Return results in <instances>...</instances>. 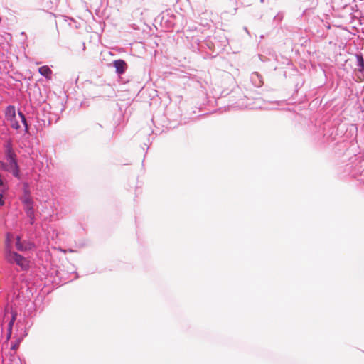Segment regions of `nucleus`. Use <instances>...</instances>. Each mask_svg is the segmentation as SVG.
I'll list each match as a JSON object with an SVG mask.
<instances>
[{"label": "nucleus", "mask_w": 364, "mask_h": 364, "mask_svg": "<svg viewBox=\"0 0 364 364\" xmlns=\"http://www.w3.org/2000/svg\"><path fill=\"white\" fill-rule=\"evenodd\" d=\"M6 162L0 161V168L10 172L14 177L20 178V171L16 161V155L10 147L6 149Z\"/></svg>", "instance_id": "f257e3e1"}, {"label": "nucleus", "mask_w": 364, "mask_h": 364, "mask_svg": "<svg viewBox=\"0 0 364 364\" xmlns=\"http://www.w3.org/2000/svg\"><path fill=\"white\" fill-rule=\"evenodd\" d=\"M11 235L9 234L6 236V253L5 257L8 262L11 264H16L19 266L22 269H26L28 267V260L22 257L21 255L12 252L10 250L11 239L10 238Z\"/></svg>", "instance_id": "f03ea898"}, {"label": "nucleus", "mask_w": 364, "mask_h": 364, "mask_svg": "<svg viewBox=\"0 0 364 364\" xmlns=\"http://www.w3.org/2000/svg\"><path fill=\"white\" fill-rule=\"evenodd\" d=\"M18 119H20L21 122L24 125L26 132H28V124H27V122H26V117L22 114V112H18V115L16 116V118H14V119H11V120L9 121L11 127L12 128L15 129H19L20 128V124H19Z\"/></svg>", "instance_id": "7ed1b4c3"}, {"label": "nucleus", "mask_w": 364, "mask_h": 364, "mask_svg": "<svg viewBox=\"0 0 364 364\" xmlns=\"http://www.w3.org/2000/svg\"><path fill=\"white\" fill-rule=\"evenodd\" d=\"M113 64L116 69V72L118 74H122L125 72L127 69V64L123 60H114Z\"/></svg>", "instance_id": "20e7f679"}, {"label": "nucleus", "mask_w": 364, "mask_h": 364, "mask_svg": "<svg viewBox=\"0 0 364 364\" xmlns=\"http://www.w3.org/2000/svg\"><path fill=\"white\" fill-rule=\"evenodd\" d=\"M16 109L14 106H9L6 110V119L7 121H10L16 118Z\"/></svg>", "instance_id": "39448f33"}, {"label": "nucleus", "mask_w": 364, "mask_h": 364, "mask_svg": "<svg viewBox=\"0 0 364 364\" xmlns=\"http://www.w3.org/2000/svg\"><path fill=\"white\" fill-rule=\"evenodd\" d=\"M38 71L40 74L44 77H46L48 79H50L52 71L49 68V67L44 65L39 68Z\"/></svg>", "instance_id": "423d86ee"}, {"label": "nucleus", "mask_w": 364, "mask_h": 364, "mask_svg": "<svg viewBox=\"0 0 364 364\" xmlns=\"http://www.w3.org/2000/svg\"><path fill=\"white\" fill-rule=\"evenodd\" d=\"M26 215L28 218L30 219V223L33 224L34 223L35 220V213H34V209L33 206H29L27 208H25Z\"/></svg>", "instance_id": "0eeeda50"}, {"label": "nucleus", "mask_w": 364, "mask_h": 364, "mask_svg": "<svg viewBox=\"0 0 364 364\" xmlns=\"http://www.w3.org/2000/svg\"><path fill=\"white\" fill-rule=\"evenodd\" d=\"M22 202L25 208L33 206V201L28 194H25L23 197Z\"/></svg>", "instance_id": "6e6552de"}, {"label": "nucleus", "mask_w": 364, "mask_h": 364, "mask_svg": "<svg viewBox=\"0 0 364 364\" xmlns=\"http://www.w3.org/2000/svg\"><path fill=\"white\" fill-rule=\"evenodd\" d=\"M16 314H14V313H12V316H11V319L10 320L9 324H8V334H9V337L11 336V330H12V326H13V324L16 320Z\"/></svg>", "instance_id": "1a4fd4ad"}, {"label": "nucleus", "mask_w": 364, "mask_h": 364, "mask_svg": "<svg viewBox=\"0 0 364 364\" xmlns=\"http://www.w3.org/2000/svg\"><path fill=\"white\" fill-rule=\"evenodd\" d=\"M358 66L359 68V70L363 71V70L364 69V63H363V58L361 56H358Z\"/></svg>", "instance_id": "9d476101"}, {"label": "nucleus", "mask_w": 364, "mask_h": 364, "mask_svg": "<svg viewBox=\"0 0 364 364\" xmlns=\"http://www.w3.org/2000/svg\"><path fill=\"white\" fill-rule=\"evenodd\" d=\"M16 247L17 250H19V251H23V250H25L23 245L20 242V237H17V241L16 242Z\"/></svg>", "instance_id": "9b49d317"}, {"label": "nucleus", "mask_w": 364, "mask_h": 364, "mask_svg": "<svg viewBox=\"0 0 364 364\" xmlns=\"http://www.w3.org/2000/svg\"><path fill=\"white\" fill-rule=\"evenodd\" d=\"M4 201L3 200V195L0 194V205H4Z\"/></svg>", "instance_id": "f8f14e48"}, {"label": "nucleus", "mask_w": 364, "mask_h": 364, "mask_svg": "<svg viewBox=\"0 0 364 364\" xmlns=\"http://www.w3.org/2000/svg\"><path fill=\"white\" fill-rule=\"evenodd\" d=\"M253 76H257V77H258V74H257V73H255V74H254V75H253Z\"/></svg>", "instance_id": "ddd939ff"}]
</instances>
